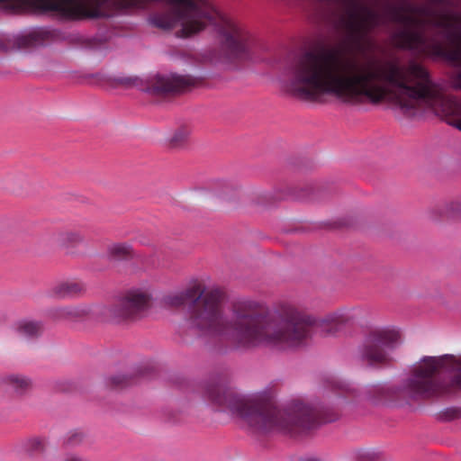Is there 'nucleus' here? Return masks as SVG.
Returning a JSON list of instances; mask_svg holds the SVG:
<instances>
[{
    "mask_svg": "<svg viewBox=\"0 0 461 461\" xmlns=\"http://www.w3.org/2000/svg\"><path fill=\"white\" fill-rule=\"evenodd\" d=\"M191 134V129L186 125H182L176 129L170 138L168 143L171 148L178 149L184 147Z\"/></svg>",
    "mask_w": 461,
    "mask_h": 461,
    "instance_id": "dca6fc26",
    "label": "nucleus"
},
{
    "mask_svg": "<svg viewBox=\"0 0 461 461\" xmlns=\"http://www.w3.org/2000/svg\"><path fill=\"white\" fill-rule=\"evenodd\" d=\"M1 383L19 396L28 393L32 389V379L20 374L4 375L1 377Z\"/></svg>",
    "mask_w": 461,
    "mask_h": 461,
    "instance_id": "9b49d317",
    "label": "nucleus"
},
{
    "mask_svg": "<svg viewBox=\"0 0 461 461\" xmlns=\"http://www.w3.org/2000/svg\"><path fill=\"white\" fill-rule=\"evenodd\" d=\"M206 394L212 402L255 432L276 429L296 437L308 433L321 422H331L339 418L337 411L316 409L302 400L292 401L280 408L267 391L246 395L230 386L211 384Z\"/></svg>",
    "mask_w": 461,
    "mask_h": 461,
    "instance_id": "7ed1b4c3",
    "label": "nucleus"
},
{
    "mask_svg": "<svg viewBox=\"0 0 461 461\" xmlns=\"http://www.w3.org/2000/svg\"><path fill=\"white\" fill-rule=\"evenodd\" d=\"M428 218L433 222H443L461 216V198L436 203L427 212Z\"/></svg>",
    "mask_w": 461,
    "mask_h": 461,
    "instance_id": "1a4fd4ad",
    "label": "nucleus"
},
{
    "mask_svg": "<svg viewBox=\"0 0 461 461\" xmlns=\"http://www.w3.org/2000/svg\"><path fill=\"white\" fill-rule=\"evenodd\" d=\"M289 91L310 102L323 96L350 105L388 100L409 115L424 105L461 131V100L447 95L444 86L432 80L429 71L415 61L402 66L393 61L346 57L333 48H315L292 63Z\"/></svg>",
    "mask_w": 461,
    "mask_h": 461,
    "instance_id": "f257e3e1",
    "label": "nucleus"
},
{
    "mask_svg": "<svg viewBox=\"0 0 461 461\" xmlns=\"http://www.w3.org/2000/svg\"><path fill=\"white\" fill-rule=\"evenodd\" d=\"M400 333L394 329L378 328L366 337L361 357L370 366L384 365L390 361L389 350L399 342Z\"/></svg>",
    "mask_w": 461,
    "mask_h": 461,
    "instance_id": "0eeeda50",
    "label": "nucleus"
},
{
    "mask_svg": "<svg viewBox=\"0 0 461 461\" xmlns=\"http://www.w3.org/2000/svg\"><path fill=\"white\" fill-rule=\"evenodd\" d=\"M16 330L19 335L32 339L40 336L42 332V324L39 321H23L17 323Z\"/></svg>",
    "mask_w": 461,
    "mask_h": 461,
    "instance_id": "2eb2a0df",
    "label": "nucleus"
},
{
    "mask_svg": "<svg viewBox=\"0 0 461 461\" xmlns=\"http://www.w3.org/2000/svg\"><path fill=\"white\" fill-rule=\"evenodd\" d=\"M88 309L82 306H64L53 308L50 312V315L56 321H77L87 315Z\"/></svg>",
    "mask_w": 461,
    "mask_h": 461,
    "instance_id": "f8f14e48",
    "label": "nucleus"
},
{
    "mask_svg": "<svg viewBox=\"0 0 461 461\" xmlns=\"http://www.w3.org/2000/svg\"><path fill=\"white\" fill-rule=\"evenodd\" d=\"M197 84V79L190 76H157L149 81L146 91L156 95L179 94L189 91Z\"/></svg>",
    "mask_w": 461,
    "mask_h": 461,
    "instance_id": "6e6552de",
    "label": "nucleus"
},
{
    "mask_svg": "<svg viewBox=\"0 0 461 461\" xmlns=\"http://www.w3.org/2000/svg\"><path fill=\"white\" fill-rule=\"evenodd\" d=\"M330 387L339 395L349 391L348 385L341 382H331Z\"/></svg>",
    "mask_w": 461,
    "mask_h": 461,
    "instance_id": "412c9836",
    "label": "nucleus"
},
{
    "mask_svg": "<svg viewBox=\"0 0 461 461\" xmlns=\"http://www.w3.org/2000/svg\"><path fill=\"white\" fill-rule=\"evenodd\" d=\"M461 390V356L446 354L424 357L411 370L401 385L393 391L375 385L370 393L377 399L402 397L411 401H427L455 393Z\"/></svg>",
    "mask_w": 461,
    "mask_h": 461,
    "instance_id": "20e7f679",
    "label": "nucleus"
},
{
    "mask_svg": "<svg viewBox=\"0 0 461 461\" xmlns=\"http://www.w3.org/2000/svg\"><path fill=\"white\" fill-rule=\"evenodd\" d=\"M434 4L441 5L445 6H452L453 0H431Z\"/></svg>",
    "mask_w": 461,
    "mask_h": 461,
    "instance_id": "b1692460",
    "label": "nucleus"
},
{
    "mask_svg": "<svg viewBox=\"0 0 461 461\" xmlns=\"http://www.w3.org/2000/svg\"><path fill=\"white\" fill-rule=\"evenodd\" d=\"M112 386L119 387L122 386L126 383V377L124 375H115L110 378Z\"/></svg>",
    "mask_w": 461,
    "mask_h": 461,
    "instance_id": "4be33fe9",
    "label": "nucleus"
},
{
    "mask_svg": "<svg viewBox=\"0 0 461 461\" xmlns=\"http://www.w3.org/2000/svg\"><path fill=\"white\" fill-rule=\"evenodd\" d=\"M41 41L39 33L32 32L19 36L15 39V45L18 49L29 48L38 44Z\"/></svg>",
    "mask_w": 461,
    "mask_h": 461,
    "instance_id": "a211bd4d",
    "label": "nucleus"
},
{
    "mask_svg": "<svg viewBox=\"0 0 461 461\" xmlns=\"http://www.w3.org/2000/svg\"><path fill=\"white\" fill-rule=\"evenodd\" d=\"M62 461H88L87 459L73 453H68L64 456Z\"/></svg>",
    "mask_w": 461,
    "mask_h": 461,
    "instance_id": "5701e85b",
    "label": "nucleus"
},
{
    "mask_svg": "<svg viewBox=\"0 0 461 461\" xmlns=\"http://www.w3.org/2000/svg\"><path fill=\"white\" fill-rule=\"evenodd\" d=\"M108 255L114 260H130L134 257V251L127 243H115L108 248Z\"/></svg>",
    "mask_w": 461,
    "mask_h": 461,
    "instance_id": "4468645a",
    "label": "nucleus"
},
{
    "mask_svg": "<svg viewBox=\"0 0 461 461\" xmlns=\"http://www.w3.org/2000/svg\"><path fill=\"white\" fill-rule=\"evenodd\" d=\"M267 315L272 317L276 330L280 333L278 342H262L282 349L300 346L310 336L312 329L316 326L327 335L334 334L347 323L359 318L361 310L357 308H342L328 313L318 321L292 306L284 308L278 314H271L265 307Z\"/></svg>",
    "mask_w": 461,
    "mask_h": 461,
    "instance_id": "39448f33",
    "label": "nucleus"
},
{
    "mask_svg": "<svg viewBox=\"0 0 461 461\" xmlns=\"http://www.w3.org/2000/svg\"><path fill=\"white\" fill-rule=\"evenodd\" d=\"M225 293L220 288L205 290L195 282L185 291L165 297L166 305L178 308L189 304L186 324L199 335L250 348L262 342L280 341L274 319L265 312V305L251 299L231 304V317L224 312Z\"/></svg>",
    "mask_w": 461,
    "mask_h": 461,
    "instance_id": "f03ea898",
    "label": "nucleus"
},
{
    "mask_svg": "<svg viewBox=\"0 0 461 461\" xmlns=\"http://www.w3.org/2000/svg\"><path fill=\"white\" fill-rule=\"evenodd\" d=\"M4 321V317L0 314V322Z\"/></svg>",
    "mask_w": 461,
    "mask_h": 461,
    "instance_id": "a878e982",
    "label": "nucleus"
},
{
    "mask_svg": "<svg viewBox=\"0 0 461 461\" xmlns=\"http://www.w3.org/2000/svg\"><path fill=\"white\" fill-rule=\"evenodd\" d=\"M84 438V435L81 432H71L66 438L65 444L68 447H76L79 445Z\"/></svg>",
    "mask_w": 461,
    "mask_h": 461,
    "instance_id": "6ab92c4d",
    "label": "nucleus"
},
{
    "mask_svg": "<svg viewBox=\"0 0 461 461\" xmlns=\"http://www.w3.org/2000/svg\"><path fill=\"white\" fill-rule=\"evenodd\" d=\"M86 241L85 236L78 230H62L57 233L56 242L66 249L76 248Z\"/></svg>",
    "mask_w": 461,
    "mask_h": 461,
    "instance_id": "ddd939ff",
    "label": "nucleus"
},
{
    "mask_svg": "<svg viewBox=\"0 0 461 461\" xmlns=\"http://www.w3.org/2000/svg\"><path fill=\"white\" fill-rule=\"evenodd\" d=\"M86 291L85 285L76 279L64 280L57 283L50 290L52 296L59 299L74 298Z\"/></svg>",
    "mask_w": 461,
    "mask_h": 461,
    "instance_id": "9d476101",
    "label": "nucleus"
},
{
    "mask_svg": "<svg viewBox=\"0 0 461 461\" xmlns=\"http://www.w3.org/2000/svg\"><path fill=\"white\" fill-rule=\"evenodd\" d=\"M23 448L31 455L41 454L45 451L47 441L42 438H31L23 442Z\"/></svg>",
    "mask_w": 461,
    "mask_h": 461,
    "instance_id": "f3484780",
    "label": "nucleus"
},
{
    "mask_svg": "<svg viewBox=\"0 0 461 461\" xmlns=\"http://www.w3.org/2000/svg\"><path fill=\"white\" fill-rule=\"evenodd\" d=\"M299 461H321V458H319L316 456H303L299 459Z\"/></svg>",
    "mask_w": 461,
    "mask_h": 461,
    "instance_id": "393cba45",
    "label": "nucleus"
},
{
    "mask_svg": "<svg viewBox=\"0 0 461 461\" xmlns=\"http://www.w3.org/2000/svg\"><path fill=\"white\" fill-rule=\"evenodd\" d=\"M151 307L149 293L140 289L125 292L112 306L104 310L107 321L115 323H133L147 316Z\"/></svg>",
    "mask_w": 461,
    "mask_h": 461,
    "instance_id": "423d86ee",
    "label": "nucleus"
},
{
    "mask_svg": "<svg viewBox=\"0 0 461 461\" xmlns=\"http://www.w3.org/2000/svg\"><path fill=\"white\" fill-rule=\"evenodd\" d=\"M116 83L125 87L138 86L140 79L136 77H122L115 79Z\"/></svg>",
    "mask_w": 461,
    "mask_h": 461,
    "instance_id": "aec40b11",
    "label": "nucleus"
}]
</instances>
